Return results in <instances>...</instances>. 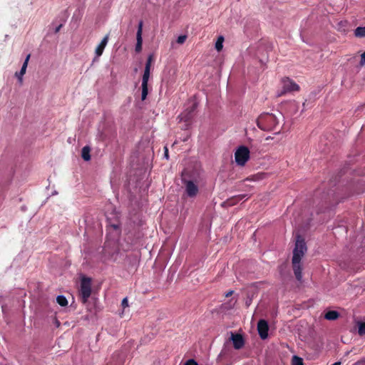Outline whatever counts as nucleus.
<instances>
[{"mask_svg":"<svg viewBox=\"0 0 365 365\" xmlns=\"http://www.w3.org/2000/svg\"><path fill=\"white\" fill-rule=\"evenodd\" d=\"M61 26H62V25H61H61H59V26L56 29L55 32H56V33L58 32V31H59V30H60V29L61 28Z\"/></svg>","mask_w":365,"mask_h":365,"instance_id":"473e14b6","label":"nucleus"},{"mask_svg":"<svg viewBox=\"0 0 365 365\" xmlns=\"http://www.w3.org/2000/svg\"><path fill=\"white\" fill-rule=\"evenodd\" d=\"M282 83H283V91L279 94V96L284 95L287 92H292V91H299V86L293 80L290 79L288 77L284 78L282 79Z\"/></svg>","mask_w":365,"mask_h":365,"instance_id":"39448f33","label":"nucleus"},{"mask_svg":"<svg viewBox=\"0 0 365 365\" xmlns=\"http://www.w3.org/2000/svg\"><path fill=\"white\" fill-rule=\"evenodd\" d=\"M24 74H20V72H16L15 76L17 77L19 82L21 84L23 83V76Z\"/></svg>","mask_w":365,"mask_h":365,"instance_id":"a878e982","label":"nucleus"},{"mask_svg":"<svg viewBox=\"0 0 365 365\" xmlns=\"http://www.w3.org/2000/svg\"><path fill=\"white\" fill-rule=\"evenodd\" d=\"M306 251L307 246L304 238L300 235H297L295 247L293 250V257H298L299 260H301Z\"/></svg>","mask_w":365,"mask_h":365,"instance_id":"20e7f679","label":"nucleus"},{"mask_svg":"<svg viewBox=\"0 0 365 365\" xmlns=\"http://www.w3.org/2000/svg\"><path fill=\"white\" fill-rule=\"evenodd\" d=\"M301 260H299L298 257H292V266L294 275L298 281H301L302 278V267L300 265Z\"/></svg>","mask_w":365,"mask_h":365,"instance_id":"1a4fd4ad","label":"nucleus"},{"mask_svg":"<svg viewBox=\"0 0 365 365\" xmlns=\"http://www.w3.org/2000/svg\"><path fill=\"white\" fill-rule=\"evenodd\" d=\"M164 155H165V157L167 159H168V157H169V155H168V149L167 147H165V154Z\"/></svg>","mask_w":365,"mask_h":365,"instance_id":"2f4dec72","label":"nucleus"},{"mask_svg":"<svg viewBox=\"0 0 365 365\" xmlns=\"http://www.w3.org/2000/svg\"><path fill=\"white\" fill-rule=\"evenodd\" d=\"M92 280L91 278L83 276L81 279L80 289L78 290V295L81 302L83 304L88 302L89 297L92 292Z\"/></svg>","mask_w":365,"mask_h":365,"instance_id":"f03ea898","label":"nucleus"},{"mask_svg":"<svg viewBox=\"0 0 365 365\" xmlns=\"http://www.w3.org/2000/svg\"><path fill=\"white\" fill-rule=\"evenodd\" d=\"M354 35L359 38L365 37V26L357 27L354 31Z\"/></svg>","mask_w":365,"mask_h":365,"instance_id":"dca6fc26","label":"nucleus"},{"mask_svg":"<svg viewBox=\"0 0 365 365\" xmlns=\"http://www.w3.org/2000/svg\"><path fill=\"white\" fill-rule=\"evenodd\" d=\"M153 61V55H149V56L148 57L146 63H145V69L150 70V66H151V63H152Z\"/></svg>","mask_w":365,"mask_h":365,"instance_id":"4be33fe9","label":"nucleus"},{"mask_svg":"<svg viewBox=\"0 0 365 365\" xmlns=\"http://www.w3.org/2000/svg\"><path fill=\"white\" fill-rule=\"evenodd\" d=\"M196 104L195 103H193V105L192 106L190 110H189V112L187 113V114L185 116V118H191V115H192V113L195 110L196 108Z\"/></svg>","mask_w":365,"mask_h":365,"instance_id":"b1692460","label":"nucleus"},{"mask_svg":"<svg viewBox=\"0 0 365 365\" xmlns=\"http://www.w3.org/2000/svg\"><path fill=\"white\" fill-rule=\"evenodd\" d=\"M91 148L88 145L84 146L81 150V157L85 161L91 160Z\"/></svg>","mask_w":365,"mask_h":365,"instance_id":"4468645a","label":"nucleus"},{"mask_svg":"<svg viewBox=\"0 0 365 365\" xmlns=\"http://www.w3.org/2000/svg\"><path fill=\"white\" fill-rule=\"evenodd\" d=\"M257 331L262 339H266L268 337L269 325L266 320H259L257 323Z\"/></svg>","mask_w":365,"mask_h":365,"instance_id":"6e6552de","label":"nucleus"},{"mask_svg":"<svg viewBox=\"0 0 365 365\" xmlns=\"http://www.w3.org/2000/svg\"><path fill=\"white\" fill-rule=\"evenodd\" d=\"M185 185L186 188V193L189 197H192L197 194L198 187L192 181H185Z\"/></svg>","mask_w":365,"mask_h":365,"instance_id":"9d476101","label":"nucleus"},{"mask_svg":"<svg viewBox=\"0 0 365 365\" xmlns=\"http://www.w3.org/2000/svg\"><path fill=\"white\" fill-rule=\"evenodd\" d=\"M352 365H365V358H363L362 359L357 361Z\"/></svg>","mask_w":365,"mask_h":365,"instance_id":"c756f323","label":"nucleus"},{"mask_svg":"<svg viewBox=\"0 0 365 365\" xmlns=\"http://www.w3.org/2000/svg\"><path fill=\"white\" fill-rule=\"evenodd\" d=\"M339 317V313L334 310L328 311L324 314V318L327 320H336Z\"/></svg>","mask_w":365,"mask_h":365,"instance_id":"2eb2a0df","label":"nucleus"},{"mask_svg":"<svg viewBox=\"0 0 365 365\" xmlns=\"http://www.w3.org/2000/svg\"><path fill=\"white\" fill-rule=\"evenodd\" d=\"M360 66H363L365 65V51L361 55V61L359 63Z\"/></svg>","mask_w":365,"mask_h":365,"instance_id":"bb28decb","label":"nucleus"},{"mask_svg":"<svg viewBox=\"0 0 365 365\" xmlns=\"http://www.w3.org/2000/svg\"><path fill=\"white\" fill-rule=\"evenodd\" d=\"M30 57H31V54H28L23 65H22V67L20 70V74H25L26 73V68H27V66H28V63H29V59H30Z\"/></svg>","mask_w":365,"mask_h":365,"instance_id":"a211bd4d","label":"nucleus"},{"mask_svg":"<svg viewBox=\"0 0 365 365\" xmlns=\"http://www.w3.org/2000/svg\"><path fill=\"white\" fill-rule=\"evenodd\" d=\"M142 28H143V22L140 21L139 23L138 31L136 34L137 42H136L135 50L137 53H140L142 51V44H143Z\"/></svg>","mask_w":365,"mask_h":365,"instance_id":"f8f14e48","label":"nucleus"},{"mask_svg":"<svg viewBox=\"0 0 365 365\" xmlns=\"http://www.w3.org/2000/svg\"><path fill=\"white\" fill-rule=\"evenodd\" d=\"M187 38V36L185 35H181L178 37L177 42L180 44H182Z\"/></svg>","mask_w":365,"mask_h":365,"instance_id":"393cba45","label":"nucleus"},{"mask_svg":"<svg viewBox=\"0 0 365 365\" xmlns=\"http://www.w3.org/2000/svg\"><path fill=\"white\" fill-rule=\"evenodd\" d=\"M109 230L110 229L113 230L116 232V235H119L120 233V229L119 225H111L108 228Z\"/></svg>","mask_w":365,"mask_h":365,"instance_id":"5701e85b","label":"nucleus"},{"mask_svg":"<svg viewBox=\"0 0 365 365\" xmlns=\"http://www.w3.org/2000/svg\"><path fill=\"white\" fill-rule=\"evenodd\" d=\"M246 197V195H238L235 196H232L228 198L225 202H222L221 206L222 207H227L235 205L238 202L242 200Z\"/></svg>","mask_w":365,"mask_h":365,"instance_id":"9b49d317","label":"nucleus"},{"mask_svg":"<svg viewBox=\"0 0 365 365\" xmlns=\"http://www.w3.org/2000/svg\"><path fill=\"white\" fill-rule=\"evenodd\" d=\"M279 123L277 118L273 113H262L257 119V127L264 131H272Z\"/></svg>","mask_w":365,"mask_h":365,"instance_id":"f257e3e1","label":"nucleus"},{"mask_svg":"<svg viewBox=\"0 0 365 365\" xmlns=\"http://www.w3.org/2000/svg\"><path fill=\"white\" fill-rule=\"evenodd\" d=\"M108 38H109V35L108 34L104 36V38L102 39L101 42L99 43V45L96 47V51H95L96 57H99L103 54L104 48L108 43Z\"/></svg>","mask_w":365,"mask_h":365,"instance_id":"ddd939ff","label":"nucleus"},{"mask_svg":"<svg viewBox=\"0 0 365 365\" xmlns=\"http://www.w3.org/2000/svg\"><path fill=\"white\" fill-rule=\"evenodd\" d=\"M250 158V152L247 147L240 146L235 151V160L240 166H244Z\"/></svg>","mask_w":365,"mask_h":365,"instance_id":"7ed1b4c3","label":"nucleus"},{"mask_svg":"<svg viewBox=\"0 0 365 365\" xmlns=\"http://www.w3.org/2000/svg\"><path fill=\"white\" fill-rule=\"evenodd\" d=\"M185 365H198V364L194 359L187 360Z\"/></svg>","mask_w":365,"mask_h":365,"instance_id":"c85d7f7f","label":"nucleus"},{"mask_svg":"<svg viewBox=\"0 0 365 365\" xmlns=\"http://www.w3.org/2000/svg\"><path fill=\"white\" fill-rule=\"evenodd\" d=\"M223 41H224V38L223 36H220L218 37L216 43H215V48L217 51H220L222 49V43H223Z\"/></svg>","mask_w":365,"mask_h":365,"instance_id":"6ab92c4d","label":"nucleus"},{"mask_svg":"<svg viewBox=\"0 0 365 365\" xmlns=\"http://www.w3.org/2000/svg\"><path fill=\"white\" fill-rule=\"evenodd\" d=\"M292 365H304L303 359L297 356H294L292 359Z\"/></svg>","mask_w":365,"mask_h":365,"instance_id":"aec40b11","label":"nucleus"},{"mask_svg":"<svg viewBox=\"0 0 365 365\" xmlns=\"http://www.w3.org/2000/svg\"><path fill=\"white\" fill-rule=\"evenodd\" d=\"M150 70L145 69L144 73L143 75L142 78V94H141V99L142 101H144L146 99V97L148 93V83L150 78Z\"/></svg>","mask_w":365,"mask_h":365,"instance_id":"423d86ee","label":"nucleus"},{"mask_svg":"<svg viewBox=\"0 0 365 365\" xmlns=\"http://www.w3.org/2000/svg\"><path fill=\"white\" fill-rule=\"evenodd\" d=\"M56 302L61 307H66L68 305V300L63 295H59L56 297Z\"/></svg>","mask_w":365,"mask_h":365,"instance_id":"f3484780","label":"nucleus"},{"mask_svg":"<svg viewBox=\"0 0 365 365\" xmlns=\"http://www.w3.org/2000/svg\"><path fill=\"white\" fill-rule=\"evenodd\" d=\"M332 365H341V362L336 361V362H334Z\"/></svg>","mask_w":365,"mask_h":365,"instance_id":"72a5a7b5","label":"nucleus"},{"mask_svg":"<svg viewBox=\"0 0 365 365\" xmlns=\"http://www.w3.org/2000/svg\"><path fill=\"white\" fill-rule=\"evenodd\" d=\"M233 293H234V291L230 290V291H228L227 292H226L225 294V297H229L232 296Z\"/></svg>","mask_w":365,"mask_h":365,"instance_id":"7c9ffc66","label":"nucleus"},{"mask_svg":"<svg viewBox=\"0 0 365 365\" xmlns=\"http://www.w3.org/2000/svg\"><path fill=\"white\" fill-rule=\"evenodd\" d=\"M121 306L123 307V309H125V308L128 307V299L126 297L124 298L122 300Z\"/></svg>","mask_w":365,"mask_h":365,"instance_id":"cd10ccee","label":"nucleus"},{"mask_svg":"<svg viewBox=\"0 0 365 365\" xmlns=\"http://www.w3.org/2000/svg\"><path fill=\"white\" fill-rule=\"evenodd\" d=\"M358 333L360 336L365 334V322L359 323Z\"/></svg>","mask_w":365,"mask_h":365,"instance_id":"412c9836","label":"nucleus"},{"mask_svg":"<svg viewBox=\"0 0 365 365\" xmlns=\"http://www.w3.org/2000/svg\"><path fill=\"white\" fill-rule=\"evenodd\" d=\"M230 339L232 341L235 349H240L245 345V339L241 334L230 332Z\"/></svg>","mask_w":365,"mask_h":365,"instance_id":"0eeeda50","label":"nucleus"}]
</instances>
